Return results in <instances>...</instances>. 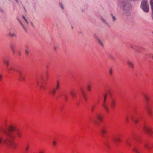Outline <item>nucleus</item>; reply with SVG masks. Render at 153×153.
I'll return each instance as SVG.
<instances>
[{
    "mask_svg": "<svg viewBox=\"0 0 153 153\" xmlns=\"http://www.w3.org/2000/svg\"><path fill=\"white\" fill-rule=\"evenodd\" d=\"M7 130L12 131H16V129L13 125H9L7 127V130L4 131V133L7 134L8 137L2 140V138L0 137V146L2 144V146H6L10 148L15 149L16 148L17 145L13 142V140L10 139V136L7 132Z\"/></svg>",
    "mask_w": 153,
    "mask_h": 153,
    "instance_id": "f257e3e1",
    "label": "nucleus"
},
{
    "mask_svg": "<svg viewBox=\"0 0 153 153\" xmlns=\"http://www.w3.org/2000/svg\"><path fill=\"white\" fill-rule=\"evenodd\" d=\"M3 62L6 66V68L9 72L13 73L15 72L16 74L18 80L19 81L25 80V75L23 72L22 70L20 68L15 67L13 65H10L9 67V60L8 58H6L4 59Z\"/></svg>",
    "mask_w": 153,
    "mask_h": 153,
    "instance_id": "f03ea898",
    "label": "nucleus"
},
{
    "mask_svg": "<svg viewBox=\"0 0 153 153\" xmlns=\"http://www.w3.org/2000/svg\"><path fill=\"white\" fill-rule=\"evenodd\" d=\"M141 116L138 114H130L126 116V120L128 122L129 119H131L135 123H138L140 121Z\"/></svg>",
    "mask_w": 153,
    "mask_h": 153,
    "instance_id": "7ed1b4c3",
    "label": "nucleus"
},
{
    "mask_svg": "<svg viewBox=\"0 0 153 153\" xmlns=\"http://www.w3.org/2000/svg\"><path fill=\"white\" fill-rule=\"evenodd\" d=\"M46 79V77L40 76L35 79V82L34 83L37 84V85H39L40 89L41 90L45 89V87L44 85L42 84V82H45Z\"/></svg>",
    "mask_w": 153,
    "mask_h": 153,
    "instance_id": "20e7f679",
    "label": "nucleus"
},
{
    "mask_svg": "<svg viewBox=\"0 0 153 153\" xmlns=\"http://www.w3.org/2000/svg\"><path fill=\"white\" fill-rule=\"evenodd\" d=\"M140 7L145 12L148 13L149 11V7L148 2L147 0L142 1Z\"/></svg>",
    "mask_w": 153,
    "mask_h": 153,
    "instance_id": "39448f33",
    "label": "nucleus"
},
{
    "mask_svg": "<svg viewBox=\"0 0 153 153\" xmlns=\"http://www.w3.org/2000/svg\"><path fill=\"white\" fill-rule=\"evenodd\" d=\"M123 7V13L126 16L129 15L131 12V10L129 7V5L126 3H124L122 4Z\"/></svg>",
    "mask_w": 153,
    "mask_h": 153,
    "instance_id": "423d86ee",
    "label": "nucleus"
},
{
    "mask_svg": "<svg viewBox=\"0 0 153 153\" xmlns=\"http://www.w3.org/2000/svg\"><path fill=\"white\" fill-rule=\"evenodd\" d=\"M59 85L58 82L54 87L52 88L49 90V94L53 96L56 93V90L59 89Z\"/></svg>",
    "mask_w": 153,
    "mask_h": 153,
    "instance_id": "0eeeda50",
    "label": "nucleus"
},
{
    "mask_svg": "<svg viewBox=\"0 0 153 153\" xmlns=\"http://www.w3.org/2000/svg\"><path fill=\"white\" fill-rule=\"evenodd\" d=\"M107 98V95L104 94L103 95V102L102 104V106L103 108L107 111H108V107L107 105V104L106 103L105 101Z\"/></svg>",
    "mask_w": 153,
    "mask_h": 153,
    "instance_id": "6e6552de",
    "label": "nucleus"
},
{
    "mask_svg": "<svg viewBox=\"0 0 153 153\" xmlns=\"http://www.w3.org/2000/svg\"><path fill=\"white\" fill-rule=\"evenodd\" d=\"M22 16V18H23V19H24V21L25 22V26L23 24L22 22L19 19H18V21L19 22L21 25L22 27L23 28V29H24V30L25 31V32H27V29L26 28L25 26H26L28 24V22L27 20L26 19L25 17L24 16Z\"/></svg>",
    "mask_w": 153,
    "mask_h": 153,
    "instance_id": "1a4fd4ad",
    "label": "nucleus"
},
{
    "mask_svg": "<svg viewBox=\"0 0 153 153\" xmlns=\"http://www.w3.org/2000/svg\"><path fill=\"white\" fill-rule=\"evenodd\" d=\"M113 142L116 145H118V144L121 142V138L119 137H114L113 139Z\"/></svg>",
    "mask_w": 153,
    "mask_h": 153,
    "instance_id": "9d476101",
    "label": "nucleus"
},
{
    "mask_svg": "<svg viewBox=\"0 0 153 153\" xmlns=\"http://www.w3.org/2000/svg\"><path fill=\"white\" fill-rule=\"evenodd\" d=\"M94 37L96 39L98 42L99 45L102 47H103L104 46V44L103 43L101 40L99 38V37L96 35L94 36Z\"/></svg>",
    "mask_w": 153,
    "mask_h": 153,
    "instance_id": "9b49d317",
    "label": "nucleus"
},
{
    "mask_svg": "<svg viewBox=\"0 0 153 153\" xmlns=\"http://www.w3.org/2000/svg\"><path fill=\"white\" fill-rule=\"evenodd\" d=\"M96 117L98 119L99 121L102 122L103 120V117L100 114L98 113H96L95 114Z\"/></svg>",
    "mask_w": 153,
    "mask_h": 153,
    "instance_id": "f8f14e48",
    "label": "nucleus"
},
{
    "mask_svg": "<svg viewBox=\"0 0 153 153\" xmlns=\"http://www.w3.org/2000/svg\"><path fill=\"white\" fill-rule=\"evenodd\" d=\"M108 104H111L112 107H114L115 105V102L114 99H111L109 102Z\"/></svg>",
    "mask_w": 153,
    "mask_h": 153,
    "instance_id": "ddd939ff",
    "label": "nucleus"
},
{
    "mask_svg": "<svg viewBox=\"0 0 153 153\" xmlns=\"http://www.w3.org/2000/svg\"><path fill=\"white\" fill-rule=\"evenodd\" d=\"M146 110L148 112V113L150 114L151 115V107L149 105L147 104L146 107Z\"/></svg>",
    "mask_w": 153,
    "mask_h": 153,
    "instance_id": "4468645a",
    "label": "nucleus"
},
{
    "mask_svg": "<svg viewBox=\"0 0 153 153\" xmlns=\"http://www.w3.org/2000/svg\"><path fill=\"white\" fill-rule=\"evenodd\" d=\"M145 130L148 135H149L150 134L152 131L150 128L145 127Z\"/></svg>",
    "mask_w": 153,
    "mask_h": 153,
    "instance_id": "2eb2a0df",
    "label": "nucleus"
},
{
    "mask_svg": "<svg viewBox=\"0 0 153 153\" xmlns=\"http://www.w3.org/2000/svg\"><path fill=\"white\" fill-rule=\"evenodd\" d=\"M81 91L82 94V97L85 101H86V97L85 96L84 90L82 88H81Z\"/></svg>",
    "mask_w": 153,
    "mask_h": 153,
    "instance_id": "dca6fc26",
    "label": "nucleus"
},
{
    "mask_svg": "<svg viewBox=\"0 0 153 153\" xmlns=\"http://www.w3.org/2000/svg\"><path fill=\"white\" fill-rule=\"evenodd\" d=\"M150 4L152 11V17L153 19V0H150Z\"/></svg>",
    "mask_w": 153,
    "mask_h": 153,
    "instance_id": "f3484780",
    "label": "nucleus"
},
{
    "mask_svg": "<svg viewBox=\"0 0 153 153\" xmlns=\"http://www.w3.org/2000/svg\"><path fill=\"white\" fill-rule=\"evenodd\" d=\"M127 63L128 65L132 68H134V64L133 63L129 61H128L127 62Z\"/></svg>",
    "mask_w": 153,
    "mask_h": 153,
    "instance_id": "a211bd4d",
    "label": "nucleus"
},
{
    "mask_svg": "<svg viewBox=\"0 0 153 153\" xmlns=\"http://www.w3.org/2000/svg\"><path fill=\"white\" fill-rule=\"evenodd\" d=\"M70 94L74 98L76 96V93L75 92L71 91L70 92Z\"/></svg>",
    "mask_w": 153,
    "mask_h": 153,
    "instance_id": "6ab92c4d",
    "label": "nucleus"
},
{
    "mask_svg": "<svg viewBox=\"0 0 153 153\" xmlns=\"http://www.w3.org/2000/svg\"><path fill=\"white\" fill-rule=\"evenodd\" d=\"M8 35L12 37H16V36L13 33H12L10 31H9V32Z\"/></svg>",
    "mask_w": 153,
    "mask_h": 153,
    "instance_id": "aec40b11",
    "label": "nucleus"
},
{
    "mask_svg": "<svg viewBox=\"0 0 153 153\" xmlns=\"http://www.w3.org/2000/svg\"><path fill=\"white\" fill-rule=\"evenodd\" d=\"M62 95L63 96L65 101H67V97L66 94H65V92H63L60 94V96Z\"/></svg>",
    "mask_w": 153,
    "mask_h": 153,
    "instance_id": "412c9836",
    "label": "nucleus"
},
{
    "mask_svg": "<svg viewBox=\"0 0 153 153\" xmlns=\"http://www.w3.org/2000/svg\"><path fill=\"white\" fill-rule=\"evenodd\" d=\"M101 20L107 26H109V24L108 22L103 18H101Z\"/></svg>",
    "mask_w": 153,
    "mask_h": 153,
    "instance_id": "4be33fe9",
    "label": "nucleus"
},
{
    "mask_svg": "<svg viewBox=\"0 0 153 153\" xmlns=\"http://www.w3.org/2000/svg\"><path fill=\"white\" fill-rule=\"evenodd\" d=\"M133 150L134 152L135 153H140V152L139 151L138 149L136 148L135 147L133 148Z\"/></svg>",
    "mask_w": 153,
    "mask_h": 153,
    "instance_id": "5701e85b",
    "label": "nucleus"
},
{
    "mask_svg": "<svg viewBox=\"0 0 153 153\" xmlns=\"http://www.w3.org/2000/svg\"><path fill=\"white\" fill-rule=\"evenodd\" d=\"M15 45L14 44H13V43H11L10 44V47L11 50H13V49H15Z\"/></svg>",
    "mask_w": 153,
    "mask_h": 153,
    "instance_id": "b1692460",
    "label": "nucleus"
},
{
    "mask_svg": "<svg viewBox=\"0 0 153 153\" xmlns=\"http://www.w3.org/2000/svg\"><path fill=\"white\" fill-rule=\"evenodd\" d=\"M29 49L27 47L25 49V53L26 55H27L29 54Z\"/></svg>",
    "mask_w": 153,
    "mask_h": 153,
    "instance_id": "393cba45",
    "label": "nucleus"
},
{
    "mask_svg": "<svg viewBox=\"0 0 153 153\" xmlns=\"http://www.w3.org/2000/svg\"><path fill=\"white\" fill-rule=\"evenodd\" d=\"M143 96L145 99L146 100V101L147 102L149 99V97L146 94H144Z\"/></svg>",
    "mask_w": 153,
    "mask_h": 153,
    "instance_id": "a878e982",
    "label": "nucleus"
},
{
    "mask_svg": "<svg viewBox=\"0 0 153 153\" xmlns=\"http://www.w3.org/2000/svg\"><path fill=\"white\" fill-rule=\"evenodd\" d=\"M136 46L135 44H131L130 45V47L133 49H135L136 47Z\"/></svg>",
    "mask_w": 153,
    "mask_h": 153,
    "instance_id": "bb28decb",
    "label": "nucleus"
},
{
    "mask_svg": "<svg viewBox=\"0 0 153 153\" xmlns=\"http://www.w3.org/2000/svg\"><path fill=\"white\" fill-rule=\"evenodd\" d=\"M96 106V105L95 104H93L91 106V110L92 112L94 111V108Z\"/></svg>",
    "mask_w": 153,
    "mask_h": 153,
    "instance_id": "cd10ccee",
    "label": "nucleus"
},
{
    "mask_svg": "<svg viewBox=\"0 0 153 153\" xmlns=\"http://www.w3.org/2000/svg\"><path fill=\"white\" fill-rule=\"evenodd\" d=\"M111 16L112 17L113 21H114L116 20V18L114 16H113L112 14H111Z\"/></svg>",
    "mask_w": 153,
    "mask_h": 153,
    "instance_id": "c85d7f7f",
    "label": "nucleus"
},
{
    "mask_svg": "<svg viewBox=\"0 0 153 153\" xmlns=\"http://www.w3.org/2000/svg\"><path fill=\"white\" fill-rule=\"evenodd\" d=\"M145 146L147 148L148 150H149L151 149L150 146L148 144H145Z\"/></svg>",
    "mask_w": 153,
    "mask_h": 153,
    "instance_id": "c756f323",
    "label": "nucleus"
},
{
    "mask_svg": "<svg viewBox=\"0 0 153 153\" xmlns=\"http://www.w3.org/2000/svg\"><path fill=\"white\" fill-rule=\"evenodd\" d=\"M29 146L28 145H27V146H26L25 147V151L26 152H27L29 150Z\"/></svg>",
    "mask_w": 153,
    "mask_h": 153,
    "instance_id": "7c9ffc66",
    "label": "nucleus"
},
{
    "mask_svg": "<svg viewBox=\"0 0 153 153\" xmlns=\"http://www.w3.org/2000/svg\"><path fill=\"white\" fill-rule=\"evenodd\" d=\"M126 143L127 145H128V146H131V144L130 143V142L129 141L127 140L126 142Z\"/></svg>",
    "mask_w": 153,
    "mask_h": 153,
    "instance_id": "2f4dec72",
    "label": "nucleus"
},
{
    "mask_svg": "<svg viewBox=\"0 0 153 153\" xmlns=\"http://www.w3.org/2000/svg\"><path fill=\"white\" fill-rule=\"evenodd\" d=\"M112 71L113 70L112 68H111L110 69L109 71V73L110 74V75H112Z\"/></svg>",
    "mask_w": 153,
    "mask_h": 153,
    "instance_id": "473e14b6",
    "label": "nucleus"
},
{
    "mask_svg": "<svg viewBox=\"0 0 153 153\" xmlns=\"http://www.w3.org/2000/svg\"><path fill=\"white\" fill-rule=\"evenodd\" d=\"M101 132L102 134H104L106 133V131L104 129H102L101 131Z\"/></svg>",
    "mask_w": 153,
    "mask_h": 153,
    "instance_id": "72a5a7b5",
    "label": "nucleus"
},
{
    "mask_svg": "<svg viewBox=\"0 0 153 153\" xmlns=\"http://www.w3.org/2000/svg\"><path fill=\"white\" fill-rule=\"evenodd\" d=\"M59 5L61 8L62 9H63L64 7L62 4L60 3H59Z\"/></svg>",
    "mask_w": 153,
    "mask_h": 153,
    "instance_id": "f704fd0d",
    "label": "nucleus"
},
{
    "mask_svg": "<svg viewBox=\"0 0 153 153\" xmlns=\"http://www.w3.org/2000/svg\"><path fill=\"white\" fill-rule=\"evenodd\" d=\"M57 143V142L56 141H53V146H55L56 145Z\"/></svg>",
    "mask_w": 153,
    "mask_h": 153,
    "instance_id": "c9c22d12",
    "label": "nucleus"
},
{
    "mask_svg": "<svg viewBox=\"0 0 153 153\" xmlns=\"http://www.w3.org/2000/svg\"><path fill=\"white\" fill-rule=\"evenodd\" d=\"M133 110L134 111L136 112V108L135 107H134L133 108Z\"/></svg>",
    "mask_w": 153,
    "mask_h": 153,
    "instance_id": "e433bc0d",
    "label": "nucleus"
},
{
    "mask_svg": "<svg viewBox=\"0 0 153 153\" xmlns=\"http://www.w3.org/2000/svg\"><path fill=\"white\" fill-rule=\"evenodd\" d=\"M58 48V46L57 45H55L54 47V50L55 51H56Z\"/></svg>",
    "mask_w": 153,
    "mask_h": 153,
    "instance_id": "4c0bfd02",
    "label": "nucleus"
},
{
    "mask_svg": "<svg viewBox=\"0 0 153 153\" xmlns=\"http://www.w3.org/2000/svg\"><path fill=\"white\" fill-rule=\"evenodd\" d=\"M16 134L19 137H21V135L18 132H16Z\"/></svg>",
    "mask_w": 153,
    "mask_h": 153,
    "instance_id": "58836bf2",
    "label": "nucleus"
},
{
    "mask_svg": "<svg viewBox=\"0 0 153 153\" xmlns=\"http://www.w3.org/2000/svg\"><path fill=\"white\" fill-rule=\"evenodd\" d=\"M87 89H88V90L89 91H90L91 90V88L90 87V86L88 85L87 86Z\"/></svg>",
    "mask_w": 153,
    "mask_h": 153,
    "instance_id": "ea45409f",
    "label": "nucleus"
},
{
    "mask_svg": "<svg viewBox=\"0 0 153 153\" xmlns=\"http://www.w3.org/2000/svg\"><path fill=\"white\" fill-rule=\"evenodd\" d=\"M12 51L13 54H15L16 52L15 49L12 50Z\"/></svg>",
    "mask_w": 153,
    "mask_h": 153,
    "instance_id": "a19ab883",
    "label": "nucleus"
},
{
    "mask_svg": "<svg viewBox=\"0 0 153 153\" xmlns=\"http://www.w3.org/2000/svg\"><path fill=\"white\" fill-rule=\"evenodd\" d=\"M111 58L113 60L115 59V58L112 56H111Z\"/></svg>",
    "mask_w": 153,
    "mask_h": 153,
    "instance_id": "79ce46f5",
    "label": "nucleus"
},
{
    "mask_svg": "<svg viewBox=\"0 0 153 153\" xmlns=\"http://www.w3.org/2000/svg\"><path fill=\"white\" fill-rule=\"evenodd\" d=\"M2 78V75L0 74V81L1 79Z\"/></svg>",
    "mask_w": 153,
    "mask_h": 153,
    "instance_id": "37998d69",
    "label": "nucleus"
},
{
    "mask_svg": "<svg viewBox=\"0 0 153 153\" xmlns=\"http://www.w3.org/2000/svg\"><path fill=\"white\" fill-rule=\"evenodd\" d=\"M39 153H45V152L43 151H41L39 152Z\"/></svg>",
    "mask_w": 153,
    "mask_h": 153,
    "instance_id": "c03bdc74",
    "label": "nucleus"
},
{
    "mask_svg": "<svg viewBox=\"0 0 153 153\" xmlns=\"http://www.w3.org/2000/svg\"><path fill=\"white\" fill-rule=\"evenodd\" d=\"M136 51L138 52H140V51L138 49Z\"/></svg>",
    "mask_w": 153,
    "mask_h": 153,
    "instance_id": "a18cd8bd",
    "label": "nucleus"
},
{
    "mask_svg": "<svg viewBox=\"0 0 153 153\" xmlns=\"http://www.w3.org/2000/svg\"><path fill=\"white\" fill-rule=\"evenodd\" d=\"M0 11H1V12H2V10L0 7Z\"/></svg>",
    "mask_w": 153,
    "mask_h": 153,
    "instance_id": "49530a36",
    "label": "nucleus"
},
{
    "mask_svg": "<svg viewBox=\"0 0 153 153\" xmlns=\"http://www.w3.org/2000/svg\"><path fill=\"white\" fill-rule=\"evenodd\" d=\"M130 1H136L137 0H130Z\"/></svg>",
    "mask_w": 153,
    "mask_h": 153,
    "instance_id": "de8ad7c7",
    "label": "nucleus"
},
{
    "mask_svg": "<svg viewBox=\"0 0 153 153\" xmlns=\"http://www.w3.org/2000/svg\"><path fill=\"white\" fill-rule=\"evenodd\" d=\"M15 0L16 3H18V0Z\"/></svg>",
    "mask_w": 153,
    "mask_h": 153,
    "instance_id": "09e8293b",
    "label": "nucleus"
},
{
    "mask_svg": "<svg viewBox=\"0 0 153 153\" xmlns=\"http://www.w3.org/2000/svg\"><path fill=\"white\" fill-rule=\"evenodd\" d=\"M105 145L106 146H108V144H107L105 143Z\"/></svg>",
    "mask_w": 153,
    "mask_h": 153,
    "instance_id": "8fccbe9b",
    "label": "nucleus"
},
{
    "mask_svg": "<svg viewBox=\"0 0 153 153\" xmlns=\"http://www.w3.org/2000/svg\"><path fill=\"white\" fill-rule=\"evenodd\" d=\"M20 54H20V52H19V53H18V55H19V56H20Z\"/></svg>",
    "mask_w": 153,
    "mask_h": 153,
    "instance_id": "3c124183",
    "label": "nucleus"
},
{
    "mask_svg": "<svg viewBox=\"0 0 153 153\" xmlns=\"http://www.w3.org/2000/svg\"><path fill=\"white\" fill-rule=\"evenodd\" d=\"M93 120H94V121H95L94 120H94V119H93Z\"/></svg>",
    "mask_w": 153,
    "mask_h": 153,
    "instance_id": "603ef678",
    "label": "nucleus"
}]
</instances>
